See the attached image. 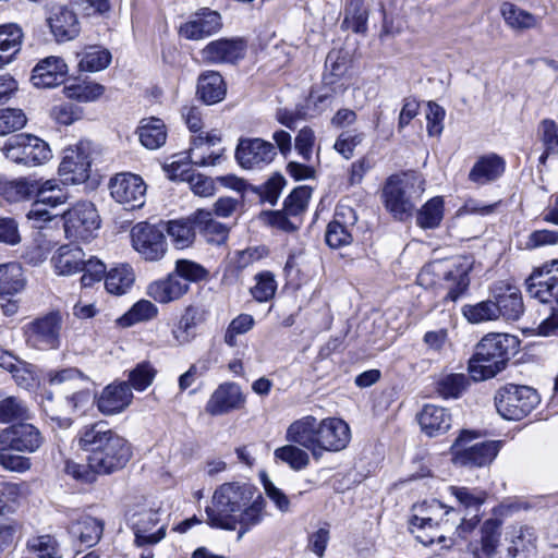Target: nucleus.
I'll return each mask as SVG.
<instances>
[{
  "label": "nucleus",
  "instance_id": "6",
  "mask_svg": "<svg viewBox=\"0 0 558 558\" xmlns=\"http://www.w3.org/2000/svg\"><path fill=\"white\" fill-rule=\"evenodd\" d=\"M161 509L146 502L136 505L128 512V523L134 533L137 547L156 545L166 537V524L161 523Z\"/></svg>",
  "mask_w": 558,
  "mask_h": 558
},
{
  "label": "nucleus",
  "instance_id": "32",
  "mask_svg": "<svg viewBox=\"0 0 558 558\" xmlns=\"http://www.w3.org/2000/svg\"><path fill=\"white\" fill-rule=\"evenodd\" d=\"M220 15L215 11H204L195 19L181 25L180 34L191 40H198L216 33L220 26Z\"/></svg>",
  "mask_w": 558,
  "mask_h": 558
},
{
  "label": "nucleus",
  "instance_id": "61",
  "mask_svg": "<svg viewBox=\"0 0 558 558\" xmlns=\"http://www.w3.org/2000/svg\"><path fill=\"white\" fill-rule=\"evenodd\" d=\"M255 324V320L250 314H240L235 318L231 320L229 324L226 333H225V342L229 347L236 345V336L246 333L250 331Z\"/></svg>",
  "mask_w": 558,
  "mask_h": 558
},
{
  "label": "nucleus",
  "instance_id": "62",
  "mask_svg": "<svg viewBox=\"0 0 558 558\" xmlns=\"http://www.w3.org/2000/svg\"><path fill=\"white\" fill-rule=\"evenodd\" d=\"M449 490L465 508L478 509L486 499V493L480 489L451 486Z\"/></svg>",
  "mask_w": 558,
  "mask_h": 558
},
{
  "label": "nucleus",
  "instance_id": "56",
  "mask_svg": "<svg viewBox=\"0 0 558 558\" xmlns=\"http://www.w3.org/2000/svg\"><path fill=\"white\" fill-rule=\"evenodd\" d=\"M255 286L251 288V294L257 302L271 300L277 290V281L270 271H262L255 276Z\"/></svg>",
  "mask_w": 558,
  "mask_h": 558
},
{
  "label": "nucleus",
  "instance_id": "44",
  "mask_svg": "<svg viewBox=\"0 0 558 558\" xmlns=\"http://www.w3.org/2000/svg\"><path fill=\"white\" fill-rule=\"evenodd\" d=\"M34 189L36 186L31 182V178L0 179V195L10 203L31 199L34 197Z\"/></svg>",
  "mask_w": 558,
  "mask_h": 558
},
{
  "label": "nucleus",
  "instance_id": "10",
  "mask_svg": "<svg viewBox=\"0 0 558 558\" xmlns=\"http://www.w3.org/2000/svg\"><path fill=\"white\" fill-rule=\"evenodd\" d=\"M456 514V510L449 509L445 512L446 518L435 521L429 515L412 514L410 519V531L415 538L424 546H430L435 543L442 544V548H450L454 542L447 537L446 533L452 531L453 523L450 524V515Z\"/></svg>",
  "mask_w": 558,
  "mask_h": 558
},
{
  "label": "nucleus",
  "instance_id": "14",
  "mask_svg": "<svg viewBox=\"0 0 558 558\" xmlns=\"http://www.w3.org/2000/svg\"><path fill=\"white\" fill-rule=\"evenodd\" d=\"M276 157V146L259 137L240 138L235 148V159L246 170H263Z\"/></svg>",
  "mask_w": 558,
  "mask_h": 558
},
{
  "label": "nucleus",
  "instance_id": "3",
  "mask_svg": "<svg viewBox=\"0 0 558 558\" xmlns=\"http://www.w3.org/2000/svg\"><path fill=\"white\" fill-rule=\"evenodd\" d=\"M519 347L517 337L508 333H488L477 343L469 361L470 376L475 380L495 377L505 369L510 356Z\"/></svg>",
  "mask_w": 558,
  "mask_h": 558
},
{
  "label": "nucleus",
  "instance_id": "39",
  "mask_svg": "<svg viewBox=\"0 0 558 558\" xmlns=\"http://www.w3.org/2000/svg\"><path fill=\"white\" fill-rule=\"evenodd\" d=\"M204 320V312L190 305L181 315L178 324L172 329V337L178 345L190 343L195 338L196 326Z\"/></svg>",
  "mask_w": 558,
  "mask_h": 558
},
{
  "label": "nucleus",
  "instance_id": "9",
  "mask_svg": "<svg viewBox=\"0 0 558 558\" xmlns=\"http://www.w3.org/2000/svg\"><path fill=\"white\" fill-rule=\"evenodd\" d=\"M62 317L58 312H50L37 317L23 327L26 344L29 348L48 351L61 345Z\"/></svg>",
  "mask_w": 558,
  "mask_h": 558
},
{
  "label": "nucleus",
  "instance_id": "63",
  "mask_svg": "<svg viewBox=\"0 0 558 558\" xmlns=\"http://www.w3.org/2000/svg\"><path fill=\"white\" fill-rule=\"evenodd\" d=\"M64 471L74 480L85 484H93L97 482L98 476L101 475L92 466V463L88 462L86 464H81L74 461H66Z\"/></svg>",
  "mask_w": 558,
  "mask_h": 558
},
{
  "label": "nucleus",
  "instance_id": "38",
  "mask_svg": "<svg viewBox=\"0 0 558 558\" xmlns=\"http://www.w3.org/2000/svg\"><path fill=\"white\" fill-rule=\"evenodd\" d=\"M136 133L141 144L147 149H158L165 145L167 141V128L165 122L159 118L142 119Z\"/></svg>",
  "mask_w": 558,
  "mask_h": 558
},
{
  "label": "nucleus",
  "instance_id": "53",
  "mask_svg": "<svg viewBox=\"0 0 558 558\" xmlns=\"http://www.w3.org/2000/svg\"><path fill=\"white\" fill-rule=\"evenodd\" d=\"M104 86L92 82L71 84L64 87L63 92L70 99L83 102L94 101L104 94Z\"/></svg>",
  "mask_w": 558,
  "mask_h": 558
},
{
  "label": "nucleus",
  "instance_id": "58",
  "mask_svg": "<svg viewBox=\"0 0 558 558\" xmlns=\"http://www.w3.org/2000/svg\"><path fill=\"white\" fill-rule=\"evenodd\" d=\"M157 374V371L148 362H142L136 365L129 374V385L137 391H144L149 387Z\"/></svg>",
  "mask_w": 558,
  "mask_h": 558
},
{
  "label": "nucleus",
  "instance_id": "21",
  "mask_svg": "<svg viewBox=\"0 0 558 558\" xmlns=\"http://www.w3.org/2000/svg\"><path fill=\"white\" fill-rule=\"evenodd\" d=\"M356 220V214L351 207H337L333 219L327 226L326 243L331 248L349 245L352 242L350 228L355 225Z\"/></svg>",
  "mask_w": 558,
  "mask_h": 558
},
{
  "label": "nucleus",
  "instance_id": "52",
  "mask_svg": "<svg viewBox=\"0 0 558 558\" xmlns=\"http://www.w3.org/2000/svg\"><path fill=\"white\" fill-rule=\"evenodd\" d=\"M27 549L38 558H62L60 545L51 535H40L27 541Z\"/></svg>",
  "mask_w": 558,
  "mask_h": 558
},
{
  "label": "nucleus",
  "instance_id": "60",
  "mask_svg": "<svg viewBox=\"0 0 558 558\" xmlns=\"http://www.w3.org/2000/svg\"><path fill=\"white\" fill-rule=\"evenodd\" d=\"M364 141V134L355 131H344L337 137L333 149L344 159H351L355 148Z\"/></svg>",
  "mask_w": 558,
  "mask_h": 558
},
{
  "label": "nucleus",
  "instance_id": "4",
  "mask_svg": "<svg viewBox=\"0 0 558 558\" xmlns=\"http://www.w3.org/2000/svg\"><path fill=\"white\" fill-rule=\"evenodd\" d=\"M424 190V181L418 177L392 175L383 189L385 207L393 218L404 221L412 217Z\"/></svg>",
  "mask_w": 558,
  "mask_h": 558
},
{
  "label": "nucleus",
  "instance_id": "16",
  "mask_svg": "<svg viewBox=\"0 0 558 558\" xmlns=\"http://www.w3.org/2000/svg\"><path fill=\"white\" fill-rule=\"evenodd\" d=\"M525 289L541 303L558 305V260L534 269L525 280Z\"/></svg>",
  "mask_w": 558,
  "mask_h": 558
},
{
  "label": "nucleus",
  "instance_id": "48",
  "mask_svg": "<svg viewBox=\"0 0 558 558\" xmlns=\"http://www.w3.org/2000/svg\"><path fill=\"white\" fill-rule=\"evenodd\" d=\"M444 218V199L436 196L426 202L416 214V223L422 229L437 228Z\"/></svg>",
  "mask_w": 558,
  "mask_h": 558
},
{
  "label": "nucleus",
  "instance_id": "42",
  "mask_svg": "<svg viewBox=\"0 0 558 558\" xmlns=\"http://www.w3.org/2000/svg\"><path fill=\"white\" fill-rule=\"evenodd\" d=\"M163 230L178 250L192 246L196 239V229L191 218L170 220Z\"/></svg>",
  "mask_w": 558,
  "mask_h": 558
},
{
  "label": "nucleus",
  "instance_id": "15",
  "mask_svg": "<svg viewBox=\"0 0 558 558\" xmlns=\"http://www.w3.org/2000/svg\"><path fill=\"white\" fill-rule=\"evenodd\" d=\"M109 189L112 198L128 210L145 204L146 184L137 174L118 173L110 180Z\"/></svg>",
  "mask_w": 558,
  "mask_h": 558
},
{
  "label": "nucleus",
  "instance_id": "17",
  "mask_svg": "<svg viewBox=\"0 0 558 558\" xmlns=\"http://www.w3.org/2000/svg\"><path fill=\"white\" fill-rule=\"evenodd\" d=\"M351 439L349 425L341 418L327 417L318 422L317 461L324 452H338L347 448Z\"/></svg>",
  "mask_w": 558,
  "mask_h": 558
},
{
  "label": "nucleus",
  "instance_id": "26",
  "mask_svg": "<svg viewBox=\"0 0 558 558\" xmlns=\"http://www.w3.org/2000/svg\"><path fill=\"white\" fill-rule=\"evenodd\" d=\"M244 403L241 389L235 384H222L210 396L206 403V412L217 416L239 409Z\"/></svg>",
  "mask_w": 558,
  "mask_h": 558
},
{
  "label": "nucleus",
  "instance_id": "11",
  "mask_svg": "<svg viewBox=\"0 0 558 558\" xmlns=\"http://www.w3.org/2000/svg\"><path fill=\"white\" fill-rule=\"evenodd\" d=\"M92 151V143L88 141H80L76 145L64 149L59 166V174L63 181L77 184L89 178Z\"/></svg>",
  "mask_w": 558,
  "mask_h": 558
},
{
  "label": "nucleus",
  "instance_id": "55",
  "mask_svg": "<svg viewBox=\"0 0 558 558\" xmlns=\"http://www.w3.org/2000/svg\"><path fill=\"white\" fill-rule=\"evenodd\" d=\"M111 61V54L107 49L90 47L84 52L78 62L82 71L97 72L106 69Z\"/></svg>",
  "mask_w": 558,
  "mask_h": 558
},
{
  "label": "nucleus",
  "instance_id": "18",
  "mask_svg": "<svg viewBox=\"0 0 558 558\" xmlns=\"http://www.w3.org/2000/svg\"><path fill=\"white\" fill-rule=\"evenodd\" d=\"M505 545L508 558H530L536 554V531L529 525H510L505 532Z\"/></svg>",
  "mask_w": 558,
  "mask_h": 558
},
{
  "label": "nucleus",
  "instance_id": "50",
  "mask_svg": "<svg viewBox=\"0 0 558 558\" xmlns=\"http://www.w3.org/2000/svg\"><path fill=\"white\" fill-rule=\"evenodd\" d=\"M158 308L148 300L136 302L123 316L118 319L122 327H130L138 323L147 322L155 318Z\"/></svg>",
  "mask_w": 558,
  "mask_h": 558
},
{
  "label": "nucleus",
  "instance_id": "43",
  "mask_svg": "<svg viewBox=\"0 0 558 558\" xmlns=\"http://www.w3.org/2000/svg\"><path fill=\"white\" fill-rule=\"evenodd\" d=\"M134 271L130 265L122 264L111 268L105 278V287L111 294L122 295L133 286Z\"/></svg>",
  "mask_w": 558,
  "mask_h": 558
},
{
  "label": "nucleus",
  "instance_id": "8",
  "mask_svg": "<svg viewBox=\"0 0 558 558\" xmlns=\"http://www.w3.org/2000/svg\"><path fill=\"white\" fill-rule=\"evenodd\" d=\"M2 151L9 160L27 167L43 165L52 157L51 149L45 141L25 133L10 137Z\"/></svg>",
  "mask_w": 558,
  "mask_h": 558
},
{
  "label": "nucleus",
  "instance_id": "1",
  "mask_svg": "<svg viewBox=\"0 0 558 558\" xmlns=\"http://www.w3.org/2000/svg\"><path fill=\"white\" fill-rule=\"evenodd\" d=\"M206 523L213 529L238 531L240 541L267 515L266 500L255 486L228 482L219 485L206 507Z\"/></svg>",
  "mask_w": 558,
  "mask_h": 558
},
{
  "label": "nucleus",
  "instance_id": "12",
  "mask_svg": "<svg viewBox=\"0 0 558 558\" xmlns=\"http://www.w3.org/2000/svg\"><path fill=\"white\" fill-rule=\"evenodd\" d=\"M66 238L87 241L100 227L99 216L89 202H81L63 214Z\"/></svg>",
  "mask_w": 558,
  "mask_h": 558
},
{
  "label": "nucleus",
  "instance_id": "19",
  "mask_svg": "<svg viewBox=\"0 0 558 558\" xmlns=\"http://www.w3.org/2000/svg\"><path fill=\"white\" fill-rule=\"evenodd\" d=\"M44 444V437L33 424H19L0 433V446H11L15 451L35 452Z\"/></svg>",
  "mask_w": 558,
  "mask_h": 558
},
{
  "label": "nucleus",
  "instance_id": "20",
  "mask_svg": "<svg viewBox=\"0 0 558 558\" xmlns=\"http://www.w3.org/2000/svg\"><path fill=\"white\" fill-rule=\"evenodd\" d=\"M246 52V44L242 39H218L210 41L201 51L204 62L209 64H234L243 59Z\"/></svg>",
  "mask_w": 558,
  "mask_h": 558
},
{
  "label": "nucleus",
  "instance_id": "23",
  "mask_svg": "<svg viewBox=\"0 0 558 558\" xmlns=\"http://www.w3.org/2000/svg\"><path fill=\"white\" fill-rule=\"evenodd\" d=\"M132 400L133 393L129 383H113L101 391L97 399V408L105 415H113L129 408Z\"/></svg>",
  "mask_w": 558,
  "mask_h": 558
},
{
  "label": "nucleus",
  "instance_id": "57",
  "mask_svg": "<svg viewBox=\"0 0 558 558\" xmlns=\"http://www.w3.org/2000/svg\"><path fill=\"white\" fill-rule=\"evenodd\" d=\"M312 196V189L307 185L295 187L284 201V213L289 216H299L305 211L310 198Z\"/></svg>",
  "mask_w": 558,
  "mask_h": 558
},
{
  "label": "nucleus",
  "instance_id": "13",
  "mask_svg": "<svg viewBox=\"0 0 558 558\" xmlns=\"http://www.w3.org/2000/svg\"><path fill=\"white\" fill-rule=\"evenodd\" d=\"M134 250L149 262L160 260L167 252V240L163 228L148 223H136L131 230Z\"/></svg>",
  "mask_w": 558,
  "mask_h": 558
},
{
  "label": "nucleus",
  "instance_id": "51",
  "mask_svg": "<svg viewBox=\"0 0 558 558\" xmlns=\"http://www.w3.org/2000/svg\"><path fill=\"white\" fill-rule=\"evenodd\" d=\"M464 317L473 324L499 318V310L495 305V301L487 300L476 304H468L462 308Z\"/></svg>",
  "mask_w": 558,
  "mask_h": 558
},
{
  "label": "nucleus",
  "instance_id": "31",
  "mask_svg": "<svg viewBox=\"0 0 558 558\" xmlns=\"http://www.w3.org/2000/svg\"><path fill=\"white\" fill-rule=\"evenodd\" d=\"M189 290V283L178 276L170 274L167 278L151 282L147 288L150 298L159 303H169L183 296Z\"/></svg>",
  "mask_w": 558,
  "mask_h": 558
},
{
  "label": "nucleus",
  "instance_id": "24",
  "mask_svg": "<svg viewBox=\"0 0 558 558\" xmlns=\"http://www.w3.org/2000/svg\"><path fill=\"white\" fill-rule=\"evenodd\" d=\"M68 66L59 57H47L41 60L34 69L32 82L39 88H52L65 81Z\"/></svg>",
  "mask_w": 558,
  "mask_h": 558
},
{
  "label": "nucleus",
  "instance_id": "5",
  "mask_svg": "<svg viewBox=\"0 0 558 558\" xmlns=\"http://www.w3.org/2000/svg\"><path fill=\"white\" fill-rule=\"evenodd\" d=\"M538 403L537 391L529 386L508 384L499 388L495 395L497 412L508 421L524 418Z\"/></svg>",
  "mask_w": 558,
  "mask_h": 558
},
{
  "label": "nucleus",
  "instance_id": "59",
  "mask_svg": "<svg viewBox=\"0 0 558 558\" xmlns=\"http://www.w3.org/2000/svg\"><path fill=\"white\" fill-rule=\"evenodd\" d=\"M26 116L21 109L5 108L0 110V136L21 130L26 124Z\"/></svg>",
  "mask_w": 558,
  "mask_h": 558
},
{
  "label": "nucleus",
  "instance_id": "30",
  "mask_svg": "<svg viewBox=\"0 0 558 558\" xmlns=\"http://www.w3.org/2000/svg\"><path fill=\"white\" fill-rule=\"evenodd\" d=\"M48 23L57 41L72 40L81 31L76 14L64 5L52 9Z\"/></svg>",
  "mask_w": 558,
  "mask_h": 558
},
{
  "label": "nucleus",
  "instance_id": "49",
  "mask_svg": "<svg viewBox=\"0 0 558 558\" xmlns=\"http://www.w3.org/2000/svg\"><path fill=\"white\" fill-rule=\"evenodd\" d=\"M501 15L506 24L513 29H529L537 25V19L533 14L510 2L502 3Z\"/></svg>",
  "mask_w": 558,
  "mask_h": 558
},
{
  "label": "nucleus",
  "instance_id": "25",
  "mask_svg": "<svg viewBox=\"0 0 558 558\" xmlns=\"http://www.w3.org/2000/svg\"><path fill=\"white\" fill-rule=\"evenodd\" d=\"M495 305L499 310V317L507 320H517L524 312L520 290L508 283L500 282L493 290Z\"/></svg>",
  "mask_w": 558,
  "mask_h": 558
},
{
  "label": "nucleus",
  "instance_id": "45",
  "mask_svg": "<svg viewBox=\"0 0 558 558\" xmlns=\"http://www.w3.org/2000/svg\"><path fill=\"white\" fill-rule=\"evenodd\" d=\"M25 278L17 263L0 265V294H15L23 290Z\"/></svg>",
  "mask_w": 558,
  "mask_h": 558
},
{
  "label": "nucleus",
  "instance_id": "33",
  "mask_svg": "<svg viewBox=\"0 0 558 558\" xmlns=\"http://www.w3.org/2000/svg\"><path fill=\"white\" fill-rule=\"evenodd\" d=\"M502 521L490 518L483 522L480 529V548L472 550L474 558H493L498 550L501 536Z\"/></svg>",
  "mask_w": 558,
  "mask_h": 558
},
{
  "label": "nucleus",
  "instance_id": "22",
  "mask_svg": "<svg viewBox=\"0 0 558 558\" xmlns=\"http://www.w3.org/2000/svg\"><path fill=\"white\" fill-rule=\"evenodd\" d=\"M318 420L312 415L303 416L292 422L286 432V439L311 452L317 461L318 451Z\"/></svg>",
  "mask_w": 558,
  "mask_h": 558
},
{
  "label": "nucleus",
  "instance_id": "64",
  "mask_svg": "<svg viewBox=\"0 0 558 558\" xmlns=\"http://www.w3.org/2000/svg\"><path fill=\"white\" fill-rule=\"evenodd\" d=\"M539 132L547 151L558 154V124L551 119H544L539 124Z\"/></svg>",
  "mask_w": 558,
  "mask_h": 558
},
{
  "label": "nucleus",
  "instance_id": "37",
  "mask_svg": "<svg viewBox=\"0 0 558 558\" xmlns=\"http://www.w3.org/2000/svg\"><path fill=\"white\" fill-rule=\"evenodd\" d=\"M226 92V83L219 72L207 71L199 75L196 93L203 102L217 104L225 98Z\"/></svg>",
  "mask_w": 558,
  "mask_h": 558
},
{
  "label": "nucleus",
  "instance_id": "27",
  "mask_svg": "<svg viewBox=\"0 0 558 558\" xmlns=\"http://www.w3.org/2000/svg\"><path fill=\"white\" fill-rule=\"evenodd\" d=\"M422 432L428 437H437L447 433L452 424L450 412L440 405L425 404L417 414Z\"/></svg>",
  "mask_w": 558,
  "mask_h": 558
},
{
  "label": "nucleus",
  "instance_id": "46",
  "mask_svg": "<svg viewBox=\"0 0 558 558\" xmlns=\"http://www.w3.org/2000/svg\"><path fill=\"white\" fill-rule=\"evenodd\" d=\"M470 386V378L465 374H447L436 384V391L444 399H458Z\"/></svg>",
  "mask_w": 558,
  "mask_h": 558
},
{
  "label": "nucleus",
  "instance_id": "2",
  "mask_svg": "<svg viewBox=\"0 0 558 558\" xmlns=\"http://www.w3.org/2000/svg\"><path fill=\"white\" fill-rule=\"evenodd\" d=\"M77 446L101 475H111L126 466L133 456L131 442L101 422L84 425L76 435Z\"/></svg>",
  "mask_w": 558,
  "mask_h": 558
},
{
  "label": "nucleus",
  "instance_id": "47",
  "mask_svg": "<svg viewBox=\"0 0 558 558\" xmlns=\"http://www.w3.org/2000/svg\"><path fill=\"white\" fill-rule=\"evenodd\" d=\"M274 456L276 460L288 464L293 471L304 470L311 462L308 452L292 442L277 448Z\"/></svg>",
  "mask_w": 558,
  "mask_h": 558
},
{
  "label": "nucleus",
  "instance_id": "29",
  "mask_svg": "<svg viewBox=\"0 0 558 558\" xmlns=\"http://www.w3.org/2000/svg\"><path fill=\"white\" fill-rule=\"evenodd\" d=\"M505 170L506 162L504 158L490 153L477 158L469 172L468 179L477 185H485L498 180Z\"/></svg>",
  "mask_w": 558,
  "mask_h": 558
},
{
  "label": "nucleus",
  "instance_id": "40",
  "mask_svg": "<svg viewBox=\"0 0 558 558\" xmlns=\"http://www.w3.org/2000/svg\"><path fill=\"white\" fill-rule=\"evenodd\" d=\"M104 524L90 515H82L70 527V534L77 538L82 545L92 547L98 543L102 535Z\"/></svg>",
  "mask_w": 558,
  "mask_h": 558
},
{
  "label": "nucleus",
  "instance_id": "41",
  "mask_svg": "<svg viewBox=\"0 0 558 558\" xmlns=\"http://www.w3.org/2000/svg\"><path fill=\"white\" fill-rule=\"evenodd\" d=\"M44 379L50 386H62L65 389L90 385V378L77 367L52 368L45 373Z\"/></svg>",
  "mask_w": 558,
  "mask_h": 558
},
{
  "label": "nucleus",
  "instance_id": "54",
  "mask_svg": "<svg viewBox=\"0 0 558 558\" xmlns=\"http://www.w3.org/2000/svg\"><path fill=\"white\" fill-rule=\"evenodd\" d=\"M31 417L26 404L15 397H8L0 401V423L23 421Z\"/></svg>",
  "mask_w": 558,
  "mask_h": 558
},
{
  "label": "nucleus",
  "instance_id": "34",
  "mask_svg": "<svg viewBox=\"0 0 558 558\" xmlns=\"http://www.w3.org/2000/svg\"><path fill=\"white\" fill-rule=\"evenodd\" d=\"M85 253L73 244L60 246L51 257L54 271L61 276H69L81 271Z\"/></svg>",
  "mask_w": 558,
  "mask_h": 558
},
{
  "label": "nucleus",
  "instance_id": "7",
  "mask_svg": "<svg viewBox=\"0 0 558 558\" xmlns=\"http://www.w3.org/2000/svg\"><path fill=\"white\" fill-rule=\"evenodd\" d=\"M474 438L469 430H462L451 446L452 461L465 468H483L489 465L497 457L501 442L495 440L469 445Z\"/></svg>",
  "mask_w": 558,
  "mask_h": 558
},
{
  "label": "nucleus",
  "instance_id": "36",
  "mask_svg": "<svg viewBox=\"0 0 558 558\" xmlns=\"http://www.w3.org/2000/svg\"><path fill=\"white\" fill-rule=\"evenodd\" d=\"M24 33L16 23L0 25V69L11 63L20 52Z\"/></svg>",
  "mask_w": 558,
  "mask_h": 558
},
{
  "label": "nucleus",
  "instance_id": "28",
  "mask_svg": "<svg viewBox=\"0 0 558 558\" xmlns=\"http://www.w3.org/2000/svg\"><path fill=\"white\" fill-rule=\"evenodd\" d=\"M471 269L472 262L468 257H463L445 274L444 279L448 290L444 298L445 301L457 302L466 294L470 287Z\"/></svg>",
  "mask_w": 558,
  "mask_h": 558
},
{
  "label": "nucleus",
  "instance_id": "35",
  "mask_svg": "<svg viewBox=\"0 0 558 558\" xmlns=\"http://www.w3.org/2000/svg\"><path fill=\"white\" fill-rule=\"evenodd\" d=\"M220 142V137L216 134H202L193 137L192 146L189 151L190 161L198 167L216 166L219 163L221 154L209 151L211 146Z\"/></svg>",
  "mask_w": 558,
  "mask_h": 558
}]
</instances>
